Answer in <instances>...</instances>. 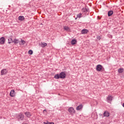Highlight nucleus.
Masks as SVG:
<instances>
[{"mask_svg": "<svg viewBox=\"0 0 124 124\" xmlns=\"http://www.w3.org/2000/svg\"><path fill=\"white\" fill-rule=\"evenodd\" d=\"M118 72L119 73H123V72H124V68H121L118 69Z\"/></svg>", "mask_w": 124, "mask_h": 124, "instance_id": "obj_22", "label": "nucleus"}, {"mask_svg": "<svg viewBox=\"0 0 124 124\" xmlns=\"http://www.w3.org/2000/svg\"><path fill=\"white\" fill-rule=\"evenodd\" d=\"M18 20H19V21H24V20H25V17L23 16H20L18 17Z\"/></svg>", "mask_w": 124, "mask_h": 124, "instance_id": "obj_15", "label": "nucleus"}, {"mask_svg": "<svg viewBox=\"0 0 124 124\" xmlns=\"http://www.w3.org/2000/svg\"><path fill=\"white\" fill-rule=\"evenodd\" d=\"M44 124H55V123H54V122H49L48 121H47L46 122H44Z\"/></svg>", "mask_w": 124, "mask_h": 124, "instance_id": "obj_23", "label": "nucleus"}, {"mask_svg": "<svg viewBox=\"0 0 124 124\" xmlns=\"http://www.w3.org/2000/svg\"><path fill=\"white\" fill-rule=\"evenodd\" d=\"M25 115L27 117V118H30L31 116V114L29 111L25 112L24 113Z\"/></svg>", "mask_w": 124, "mask_h": 124, "instance_id": "obj_10", "label": "nucleus"}, {"mask_svg": "<svg viewBox=\"0 0 124 124\" xmlns=\"http://www.w3.org/2000/svg\"><path fill=\"white\" fill-rule=\"evenodd\" d=\"M45 112H46V113H47V110L46 109H45V110H43V113H45Z\"/></svg>", "mask_w": 124, "mask_h": 124, "instance_id": "obj_28", "label": "nucleus"}, {"mask_svg": "<svg viewBox=\"0 0 124 124\" xmlns=\"http://www.w3.org/2000/svg\"><path fill=\"white\" fill-rule=\"evenodd\" d=\"M28 54H29V55H32V54H33V51H32L31 50H30L28 51Z\"/></svg>", "mask_w": 124, "mask_h": 124, "instance_id": "obj_25", "label": "nucleus"}, {"mask_svg": "<svg viewBox=\"0 0 124 124\" xmlns=\"http://www.w3.org/2000/svg\"><path fill=\"white\" fill-rule=\"evenodd\" d=\"M16 94V93H15V91H14V90H12L11 91L10 93V96H11L12 97H14V96H15Z\"/></svg>", "mask_w": 124, "mask_h": 124, "instance_id": "obj_4", "label": "nucleus"}, {"mask_svg": "<svg viewBox=\"0 0 124 124\" xmlns=\"http://www.w3.org/2000/svg\"><path fill=\"white\" fill-rule=\"evenodd\" d=\"M86 9L87 8H82V11L83 13H86Z\"/></svg>", "mask_w": 124, "mask_h": 124, "instance_id": "obj_26", "label": "nucleus"}, {"mask_svg": "<svg viewBox=\"0 0 124 124\" xmlns=\"http://www.w3.org/2000/svg\"><path fill=\"white\" fill-rule=\"evenodd\" d=\"M13 43H15V44H18V43H19V40L15 39L14 40Z\"/></svg>", "mask_w": 124, "mask_h": 124, "instance_id": "obj_18", "label": "nucleus"}, {"mask_svg": "<svg viewBox=\"0 0 124 124\" xmlns=\"http://www.w3.org/2000/svg\"><path fill=\"white\" fill-rule=\"evenodd\" d=\"M89 11H90V9L86 8L85 14H89Z\"/></svg>", "mask_w": 124, "mask_h": 124, "instance_id": "obj_24", "label": "nucleus"}, {"mask_svg": "<svg viewBox=\"0 0 124 124\" xmlns=\"http://www.w3.org/2000/svg\"><path fill=\"white\" fill-rule=\"evenodd\" d=\"M107 100L108 102H109V101H112V100H113V97L109 95L107 98Z\"/></svg>", "mask_w": 124, "mask_h": 124, "instance_id": "obj_5", "label": "nucleus"}, {"mask_svg": "<svg viewBox=\"0 0 124 124\" xmlns=\"http://www.w3.org/2000/svg\"><path fill=\"white\" fill-rule=\"evenodd\" d=\"M76 42H77V41L75 39H73L71 41V44L72 45H75L76 44Z\"/></svg>", "mask_w": 124, "mask_h": 124, "instance_id": "obj_17", "label": "nucleus"}, {"mask_svg": "<svg viewBox=\"0 0 124 124\" xmlns=\"http://www.w3.org/2000/svg\"><path fill=\"white\" fill-rule=\"evenodd\" d=\"M97 39H99V40H100L101 39L100 36L97 37Z\"/></svg>", "mask_w": 124, "mask_h": 124, "instance_id": "obj_29", "label": "nucleus"}, {"mask_svg": "<svg viewBox=\"0 0 124 124\" xmlns=\"http://www.w3.org/2000/svg\"><path fill=\"white\" fill-rule=\"evenodd\" d=\"M63 30H64V31H70L71 30H70V28L68 27V26H63Z\"/></svg>", "mask_w": 124, "mask_h": 124, "instance_id": "obj_11", "label": "nucleus"}, {"mask_svg": "<svg viewBox=\"0 0 124 124\" xmlns=\"http://www.w3.org/2000/svg\"><path fill=\"white\" fill-rule=\"evenodd\" d=\"M103 69H104V68L101 64H98L96 67V70H97V71H99V72L101 71V70H103Z\"/></svg>", "mask_w": 124, "mask_h": 124, "instance_id": "obj_1", "label": "nucleus"}, {"mask_svg": "<svg viewBox=\"0 0 124 124\" xmlns=\"http://www.w3.org/2000/svg\"><path fill=\"white\" fill-rule=\"evenodd\" d=\"M81 16H82V14H81V13H79V14H78L77 15L78 18H81Z\"/></svg>", "mask_w": 124, "mask_h": 124, "instance_id": "obj_27", "label": "nucleus"}, {"mask_svg": "<svg viewBox=\"0 0 124 124\" xmlns=\"http://www.w3.org/2000/svg\"><path fill=\"white\" fill-rule=\"evenodd\" d=\"M68 112H69V113H75V110L74 108L71 107L68 108Z\"/></svg>", "mask_w": 124, "mask_h": 124, "instance_id": "obj_6", "label": "nucleus"}, {"mask_svg": "<svg viewBox=\"0 0 124 124\" xmlns=\"http://www.w3.org/2000/svg\"><path fill=\"white\" fill-rule=\"evenodd\" d=\"M113 13H114L113 11L112 10L109 11L108 13V17L112 16V15H113Z\"/></svg>", "mask_w": 124, "mask_h": 124, "instance_id": "obj_13", "label": "nucleus"}, {"mask_svg": "<svg viewBox=\"0 0 124 124\" xmlns=\"http://www.w3.org/2000/svg\"><path fill=\"white\" fill-rule=\"evenodd\" d=\"M13 41H14V40L12 39V38L8 39V43L9 44H10V43H13V42H14Z\"/></svg>", "mask_w": 124, "mask_h": 124, "instance_id": "obj_21", "label": "nucleus"}, {"mask_svg": "<svg viewBox=\"0 0 124 124\" xmlns=\"http://www.w3.org/2000/svg\"><path fill=\"white\" fill-rule=\"evenodd\" d=\"M54 78H55V79H60V78H61V77L60 76V74H57L56 75H55L54 76Z\"/></svg>", "mask_w": 124, "mask_h": 124, "instance_id": "obj_16", "label": "nucleus"}, {"mask_svg": "<svg viewBox=\"0 0 124 124\" xmlns=\"http://www.w3.org/2000/svg\"><path fill=\"white\" fill-rule=\"evenodd\" d=\"M88 32H89V30H88L87 29H83L81 31V34H86L88 33Z\"/></svg>", "mask_w": 124, "mask_h": 124, "instance_id": "obj_8", "label": "nucleus"}, {"mask_svg": "<svg viewBox=\"0 0 124 124\" xmlns=\"http://www.w3.org/2000/svg\"><path fill=\"white\" fill-rule=\"evenodd\" d=\"M103 115L104 117H109V116H110V113H109V112L108 111H105Z\"/></svg>", "mask_w": 124, "mask_h": 124, "instance_id": "obj_9", "label": "nucleus"}, {"mask_svg": "<svg viewBox=\"0 0 124 124\" xmlns=\"http://www.w3.org/2000/svg\"><path fill=\"white\" fill-rule=\"evenodd\" d=\"M42 47L43 48H44L45 47H46L47 46V43H41Z\"/></svg>", "mask_w": 124, "mask_h": 124, "instance_id": "obj_20", "label": "nucleus"}, {"mask_svg": "<svg viewBox=\"0 0 124 124\" xmlns=\"http://www.w3.org/2000/svg\"><path fill=\"white\" fill-rule=\"evenodd\" d=\"M18 119L20 121H23V120L25 119V115H24V114H23V113H20L18 115Z\"/></svg>", "mask_w": 124, "mask_h": 124, "instance_id": "obj_2", "label": "nucleus"}, {"mask_svg": "<svg viewBox=\"0 0 124 124\" xmlns=\"http://www.w3.org/2000/svg\"><path fill=\"white\" fill-rule=\"evenodd\" d=\"M6 73H7V70L4 69L1 71V75H4Z\"/></svg>", "mask_w": 124, "mask_h": 124, "instance_id": "obj_12", "label": "nucleus"}, {"mask_svg": "<svg viewBox=\"0 0 124 124\" xmlns=\"http://www.w3.org/2000/svg\"><path fill=\"white\" fill-rule=\"evenodd\" d=\"M21 41L19 42L20 45H24L25 43H26V42L25 41L23 40L22 39L21 40Z\"/></svg>", "mask_w": 124, "mask_h": 124, "instance_id": "obj_19", "label": "nucleus"}, {"mask_svg": "<svg viewBox=\"0 0 124 124\" xmlns=\"http://www.w3.org/2000/svg\"><path fill=\"white\" fill-rule=\"evenodd\" d=\"M82 108H83V105L80 104V105H79L77 107L76 109L78 111H79V110H81V109H82Z\"/></svg>", "mask_w": 124, "mask_h": 124, "instance_id": "obj_14", "label": "nucleus"}, {"mask_svg": "<svg viewBox=\"0 0 124 124\" xmlns=\"http://www.w3.org/2000/svg\"><path fill=\"white\" fill-rule=\"evenodd\" d=\"M4 42H5V38L3 37H1L0 39V43L1 44H4Z\"/></svg>", "mask_w": 124, "mask_h": 124, "instance_id": "obj_7", "label": "nucleus"}, {"mask_svg": "<svg viewBox=\"0 0 124 124\" xmlns=\"http://www.w3.org/2000/svg\"><path fill=\"white\" fill-rule=\"evenodd\" d=\"M59 75L60 76V79H64V78H65L66 76L65 73H64V72L60 73Z\"/></svg>", "mask_w": 124, "mask_h": 124, "instance_id": "obj_3", "label": "nucleus"}]
</instances>
